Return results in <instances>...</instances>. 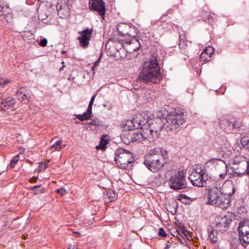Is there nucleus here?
Returning <instances> with one entry per match:
<instances>
[{
    "label": "nucleus",
    "mask_w": 249,
    "mask_h": 249,
    "mask_svg": "<svg viewBox=\"0 0 249 249\" xmlns=\"http://www.w3.org/2000/svg\"><path fill=\"white\" fill-rule=\"evenodd\" d=\"M92 105H90V104H89V106H88V107L87 109V112L88 114H89V115H91L92 114Z\"/></svg>",
    "instance_id": "obj_43"
},
{
    "label": "nucleus",
    "mask_w": 249,
    "mask_h": 249,
    "mask_svg": "<svg viewBox=\"0 0 249 249\" xmlns=\"http://www.w3.org/2000/svg\"><path fill=\"white\" fill-rule=\"evenodd\" d=\"M160 69L156 56H152L142 65L139 78L144 83H156L159 81Z\"/></svg>",
    "instance_id": "obj_2"
},
{
    "label": "nucleus",
    "mask_w": 249,
    "mask_h": 249,
    "mask_svg": "<svg viewBox=\"0 0 249 249\" xmlns=\"http://www.w3.org/2000/svg\"><path fill=\"white\" fill-rule=\"evenodd\" d=\"M93 29H89L88 28L79 32V34L81 35L80 36H78V38H84L90 39L91 37V35L92 33Z\"/></svg>",
    "instance_id": "obj_18"
},
{
    "label": "nucleus",
    "mask_w": 249,
    "mask_h": 249,
    "mask_svg": "<svg viewBox=\"0 0 249 249\" xmlns=\"http://www.w3.org/2000/svg\"><path fill=\"white\" fill-rule=\"evenodd\" d=\"M217 160H219L220 161L222 162L221 166L222 168H223L224 172L223 173L219 172L218 176H219L220 178L223 179L225 178V176L227 175V170L226 169V165H225V163H223V161L222 160H221L220 159H216L210 160L208 161V162L209 163V162H213L214 163L215 162L217 161Z\"/></svg>",
    "instance_id": "obj_19"
},
{
    "label": "nucleus",
    "mask_w": 249,
    "mask_h": 249,
    "mask_svg": "<svg viewBox=\"0 0 249 249\" xmlns=\"http://www.w3.org/2000/svg\"><path fill=\"white\" fill-rule=\"evenodd\" d=\"M186 121V117L180 111H175L168 114L166 122L163 123L160 119L152 121H143L141 135L144 140L153 141L158 138L161 130L165 129L167 132L173 131L183 124Z\"/></svg>",
    "instance_id": "obj_1"
},
{
    "label": "nucleus",
    "mask_w": 249,
    "mask_h": 249,
    "mask_svg": "<svg viewBox=\"0 0 249 249\" xmlns=\"http://www.w3.org/2000/svg\"><path fill=\"white\" fill-rule=\"evenodd\" d=\"M65 147V145H62V141H56L53 145H52L50 149L53 151H60L62 148Z\"/></svg>",
    "instance_id": "obj_20"
},
{
    "label": "nucleus",
    "mask_w": 249,
    "mask_h": 249,
    "mask_svg": "<svg viewBox=\"0 0 249 249\" xmlns=\"http://www.w3.org/2000/svg\"><path fill=\"white\" fill-rule=\"evenodd\" d=\"M222 157H224L225 156H227V154H225V155L224 153H222Z\"/></svg>",
    "instance_id": "obj_58"
},
{
    "label": "nucleus",
    "mask_w": 249,
    "mask_h": 249,
    "mask_svg": "<svg viewBox=\"0 0 249 249\" xmlns=\"http://www.w3.org/2000/svg\"><path fill=\"white\" fill-rule=\"evenodd\" d=\"M229 153H228V155L230 156V154L231 153V151H227Z\"/></svg>",
    "instance_id": "obj_59"
},
{
    "label": "nucleus",
    "mask_w": 249,
    "mask_h": 249,
    "mask_svg": "<svg viewBox=\"0 0 249 249\" xmlns=\"http://www.w3.org/2000/svg\"><path fill=\"white\" fill-rule=\"evenodd\" d=\"M220 149L221 150L222 152H223H223H224V151L225 150V147H224V149H223V147H220Z\"/></svg>",
    "instance_id": "obj_54"
},
{
    "label": "nucleus",
    "mask_w": 249,
    "mask_h": 249,
    "mask_svg": "<svg viewBox=\"0 0 249 249\" xmlns=\"http://www.w3.org/2000/svg\"><path fill=\"white\" fill-rule=\"evenodd\" d=\"M37 179V178H32L30 179V181H35Z\"/></svg>",
    "instance_id": "obj_53"
},
{
    "label": "nucleus",
    "mask_w": 249,
    "mask_h": 249,
    "mask_svg": "<svg viewBox=\"0 0 249 249\" xmlns=\"http://www.w3.org/2000/svg\"><path fill=\"white\" fill-rule=\"evenodd\" d=\"M5 20L8 23H11L12 22V19L11 15L10 14H6L4 15Z\"/></svg>",
    "instance_id": "obj_39"
},
{
    "label": "nucleus",
    "mask_w": 249,
    "mask_h": 249,
    "mask_svg": "<svg viewBox=\"0 0 249 249\" xmlns=\"http://www.w3.org/2000/svg\"><path fill=\"white\" fill-rule=\"evenodd\" d=\"M56 191L62 196H64L68 193V191L63 188L58 189L56 190Z\"/></svg>",
    "instance_id": "obj_35"
},
{
    "label": "nucleus",
    "mask_w": 249,
    "mask_h": 249,
    "mask_svg": "<svg viewBox=\"0 0 249 249\" xmlns=\"http://www.w3.org/2000/svg\"><path fill=\"white\" fill-rule=\"evenodd\" d=\"M239 158H240V157H234V161L235 162H238V161H239L238 160V159H239Z\"/></svg>",
    "instance_id": "obj_52"
},
{
    "label": "nucleus",
    "mask_w": 249,
    "mask_h": 249,
    "mask_svg": "<svg viewBox=\"0 0 249 249\" xmlns=\"http://www.w3.org/2000/svg\"><path fill=\"white\" fill-rule=\"evenodd\" d=\"M19 160V155H18L17 156L14 157L13 158L12 160L10 162V166L12 168L14 167L16 163Z\"/></svg>",
    "instance_id": "obj_32"
},
{
    "label": "nucleus",
    "mask_w": 249,
    "mask_h": 249,
    "mask_svg": "<svg viewBox=\"0 0 249 249\" xmlns=\"http://www.w3.org/2000/svg\"><path fill=\"white\" fill-rule=\"evenodd\" d=\"M168 184L169 187L175 190L186 188V173L183 170L174 171L169 179Z\"/></svg>",
    "instance_id": "obj_5"
},
{
    "label": "nucleus",
    "mask_w": 249,
    "mask_h": 249,
    "mask_svg": "<svg viewBox=\"0 0 249 249\" xmlns=\"http://www.w3.org/2000/svg\"><path fill=\"white\" fill-rule=\"evenodd\" d=\"M126 136L130 137L129 141L124 140V143L126 144H129L130 142H133L134 141L139 140L140 139V136L142 138L141 135V132L140 133L135 132V131L125 132L123 135L124 139Z\"/></svg>",
    "instance_id": "obj_14"
},
{
    "label": "nucleus",
    "mask_w": 249,
    "mask_h": 249,
    "mask_svg": "<svg viewBox=\"0 0 249 249\" xmlns=\"http://www.w3.org/2000/svg\"><path fill=\"white\" fill-rule=\"evenodd\" d=\"M100 58H99L94 64L93 66L92 67V69L93 70L94 69V68L96 66H97L99 64V63L100 62Z\"/></svg>",
    "instance_id": "obj_46"
},
{
    "label": "nucleus",
    "mask_w": 249,
    "mask_h": 249,
    "mask_svg": "<svg viewBox=\"0 0 249 249\" xmlns=\"http://www.w3.org/2000/svg\"><path fill=\"white\" fill-rule=\"evenodd\" d=\"M68 249H71V248H69Z\"/></svg>",
    "instance_id": "obj_60"
},
{
    "label": "nucleus",
    "mask_w": 249,
    "mask_h": 249,
    "mask_svg": "<svg viewBox=\"0 0 249 249\" xmlns=\"http://www.w3.org/2000/svg\"><path fill=\"white\" fill-rule=\"evenodd\" d=\"M215 185L224 197L230 199V203H231V196L235 192V188L233 182L231 180H227L221 185V183L218 181L216 182Z\"/></svg>",
    "instance_id": "obj_9"
},
{
    "label": "nucleus",
    "mask_w": 249,
    "mask_h": 249,
    "mask_svg": "<svg viewBox=\"0 0 249 249\" xmlns=\"http://www.w3.org/2000/svg\"><path fill=\"white\" fill-rule=\"evenodd\" d=\"M64 67H65V65H63L62 67H61L60 68V71H62Z\"/></svg>",
    "instance_id": "obj_57"
},
{
    "label": "nucleus",
    "mask_w": 249,
    "mask_h": 249,
    "mask_svg": "<svg viewBox=\"0 0 249 249\" xmlns=\"http://www.w3.org/2000/svg\"><path fill=\"white\" fill-rule=\"evenodd\" d=\"M15 103L14 99L13 97H8L5 99L0 97V108L6 111L9 107L14 105Z\"/></svg>",
    "instance_id": "obj_12"
},
{
    "label": "nucleus",
    "mask_w": 249,
    "mask_h": 249,
    "mask_svg": "<svg viewBox=\"0 0 249 249\" xmlns=\"http://www.w3.org/2000/svg\"><path fill=\"white\" fill-rule=\"evenodd\" d=\"M234 151H236L237 153H240L242 151V147L238 143H235L233 147Z\"/></svg>",
    "instance_id": "obj_33"
},
{
    "label": "nucleus",
    "mask_w": 249,
    "mask_h": 249,
    "mask_svg": "<svg viewBox=\"0 0 249 249\" xmlns=\"http://www.w3.org/2000/svg\"><path fill=\"white\" fill-rule=\"evenodd\" d=\"M140 117H137L136 118H133V120H128L124 121L122 125L125 130H132L135 129L141 128L142 130L143 121H141L139 119Z\"/></svg>",
    "instance_id": "obj_11"
},
{
    "label": "nucleus",
    "mask_w": 249,
    "mask_h": 249,
    "mask_svg": "<svg viewBox=\"0 0 249 249\" xmlns=\"http://www.w3.org/2000/svg\"><path fill=\"white\" fill-rule=\"evenodd\" d=\"M231 119L230 120V122L229 123V127L227 128V130H232L233 129V127H231Z\"/></svg>",
    "instance_id": "obj_49"
},
{
    "label": "nucleus",
    "mask_w": 249,
    "mask_h": 249,
    "mask_svg": "<svg viewBox=\"0 0 249 249\" xmlns=\"http://www.w3.org/2000/svg\"><path fill=\"white\" fill-rule=\"evenodd\" d=\"M172 234L174 236L178 237V235H180V232L177 229H173L172 230Z\"/></svg>",
    "instance_id": "obj_38"
},
{
    "label": "nucleus",
    "mask_w": 249,
    "mask_h": 249,
    "mask_svg": "<svg viewBox=\"0 0 249 249\" xmlns=\"http://www.w3.org/2000/svg\"><path fill=\"white\" fill-rule=\"evenodd\" d=\"M48 43V41L46 38L41 39L39 43V45L42 47H45Z\"/></svg>",
    "instance_id": "obj_40"
},
{
    "label": "nucleus",
    "mask_w": 249,
    "mask_h": 249,
    "mask_svg": "<svg viewBox=\"0 0 249 249\" xmlns=\"http://www.w3.org/2000/svg\"><path fill=\"white\" fill-rule=\"evenodd\" d=\"M241 144L243 148L249 151V140L243 139L241 141Z\"/></svg>",
    "instance_id": "obj_31"
},
{
    "label": "nucleus",
    "mask_w": 249,
    "mask_h": 249,
    "mask_svg": "<svg viewBox=\"0 0 249 249\" xmlns=\"http://www.w3.org/2000/svg\"><path fill=\"white\" fill-rule=\"evenodd\" d=\"M202 14L203 18H205V20L208 19L209 23L212 25L213 22V19L214 15L213 14V16H211L210 14L207 13L206 12H202Z\"/></svg>",
    "instance_id": "obj_24"
},
{
    "label": "nucleus",
    "mask_w": 249,
    "mask_h": 249,
    "mask_svg": "<svg viewBox=\"0 0 249 249\" xmlns=\"http://www.w3.org/2000/svg\"><path fill=\"white\" fill-rule=\"evenodd\" d=\"M209 232V237L210 241L213 243L217 242L218 240V238L216 236H215L213 233V231L212 230H208Z\"/></svg>",
    "instance_id": "obj_27"
},
{
    "label": "nucleus",
    "mask_w": 249,
    "mask_h": 249,
    "mask_svg": "<svg viewBox=\"0 0 249 249\" xmlns=\"http://www.w3.org/2000/svg\"><path fill=\"white\" fill-rule=\"evenodd\" d=\"M4 15H0V20H4L5 19V18L4 17Z\"/></svg>",
    "instance_id": "obj_51"
},
{
    "label": "nucleus",
    "mask_w": 249,
    "mask_h": 249,
    "mask_svg": "<svg viewBox=\"0 0 249 249\" xmlns=\"http://www.w3.org/2000/svg\"><path fill=\"white\" fill-rule=\"evenodd\" d=\"M106 195L109 199L110 201H113L115 197V194L112 190H108L106 193Z\"/></svg>",
    "instance_id": "obj_30"
},
{
    "label": "nucleus",
    "mask_w": 249,
    "mask_h": 249,
    "mask_svg": "<svg viewBox=\"0 0 249 249\" xmlns=\"http://www.w3.org/2000/svg\"><path fill=\"white\" fill-rule=\"evenodd\" d=\"M3 7H2L0 4V11H1L3 9Z\"/></svg>",
    "instance_id": "obj_55"
},
{
    "label": "nucleus",
    "mask_w": 249,
    "mask_h": 249,
    "mask_svg": "<svg viewBox=\"0 0 249 249\" xmlns=\"http://www.w3.org/2000/svg\"><path fill=\"white\" fill-rule=\"evenodd\" d=\"M57 12L59 15H61L63 13V9L57 8Z\"/></svg>",
    "instance_id": "obj_48"
},
{
    "label": "nucleus",
    "mask_w": 249,
    "mask_h": 249,
    "mask_svg": "<svg viewBox=\"0 0 249 249\" xmlns=\"http://www.w3.org/2000/svg\"><path fill=\"white\" fill-rule=\"evenodd\" d=\"M231 220V214L229 213H222L217 217V221L220 222V224H225L229 226Z\"/></svg>",
    "instance_id": "obj_17"
},
{
    "label": "nucleus",
    "mask_w": 249,
    "mask_h": 249,
    "mask_svg": "<svg viewBox=\"0 0 249 249\" xmlns=\"http://www.w3.org/2000/svg\"><path fill=\"white\" fill-rule=\"evenodd\" d=\"M230 120L227 119H220L219 124L222 128L225 130L227 129V128L229 127V123Z\"/></svg>",
    "instance_id": "obj_21"
},
{
    "label": "nucleus",
    "mask_w": 249,
    "mask_h": 249,
    "mask_svg": "<svg viewBox=\"0 0 249 249\" xmlns=\"http://www.w3.org/2000/svg\"><path fill=\"white\" fill-rule=\"evenodd\" d=\"M159 234L162 237H165L166 236V232L162 228H160L159 229Z\"/></svg>",
    "instance_id": "obj_41"
},
{
    "label": "nucleus",
    "mask_w": 249,
    "mask_h": 249,
    "mask_svg": "<svg viewBox=\"0 0 249 249\" xmlns=\"http://www.w3.org/2000/svg\"><path fill=\"white\" fill-rule=\"evenodd\" d=\"M180 231L184 235H187V231L186 230V229L184 228H182L180 230Z\"/></svg>",
    "instance_id": "obj_45"
},
{
    "label": "nucleus",
    "mask_w": 249,
    "mask_h": 249,
    "mask_svg": "<svg viewBox=\"0 0 249 249\" xmlns=\"http://www.w3.org/2000/svg\"><path fill=\"white\" fill-rule=\"evenodd\" d=\"M47 167V163H44L43 162H41L40 163V164L38 166V170L39 171H42L45 170Z\"/></svg>",
    "instance_id": "obj_36"
},
{
    "label": "nucleus",
    "mask_w": 249,
    "mask_h": 249,
    "mask_svg": "<svg viewBox=\"0 0 249 249\" xmlns=\"http://www.w3.org/2000/svg\"><path fill=\"white\" fill-rule=\"evenodd\" d=\"M95 96H96V95H93V96L91 97V100H90V102H89V104H90V105H92L93 102V101H94V99H95Z\"/></svg>",
    "instance_id": "obj_47"
},
{
    "label": "nucleus",
    "mask_w": 249,
    "mask_h": 249,
    "mask_svg": "<svg viewBox=\"0 0 249 249\" xmlns=\"http://www.w3.org/2000/svg\"><path fill=\"white\" fill-rule=\"evenodd\" d=\"M24 151V149L22 148V149H20V153H21L22 152H23V151Z\"/></svg>",
    "instance_id": "obj_56"
},
{
    "label": "nucleus",
    "mask_w": 249,
    "mask_h": 249,
    "mask_svg": "<svg viewBox=\"0 0 249 249\" xmlns=\"http://www.w3.org/2000/svg\"><path fill=\"white\" fill-rule=\"evenodd\" d=\"M205 171L200 165H196L189 176V179L194 186L203 187L207 185L204 179Z\"/></svg>",
    "instance_id": "obj_6"
},
{
    "label": "nucleus",
    "mask_w": 249,
    "mask_h": 249,
    "mask_svg": "<svg viewBox=\"0 0 249 249\" xmlns=\"http://www.w3.org/2000/svg\"><path fill=\"white\" fill-rule=\"evenodd\" d=\"M133 28L129 24L123 23L118 25L117 30L120 34L123 36L127 35L130 36L132 35L131 29Z\"/></svg>",
    "instance_id": "obj_13"
},
{
    "label": "nucleus",
    "mask_w": 249,
    "mask_h": 249,
    "mask_svg": "<svg viewBox=\"0 0 249 249\" xmlns=\"http://www.w3.org/2000/svg\"><path fill=\"white\" fill-rule=\"evenodd\" d=\"M130 139V137H125L124 139L123 138V136H122V140L124 142V140L125 141H129Z\"/></svg>",
    "instance_id": "obj_50"
},
{
    "label": "nucleus",
    "mask_w": 249,
    "mask_h": 249,
    "mask_svg": "<svg viewBox=\"0 0 249 249\" xmlns=\"http://www.w3.org/2000/svg\"><path fill=\"white\" fill-rule=\"evenodd\" d=\"M164 154L162 151L156 154L149 153L144 159V164L151 171L156 173L161 170L167 162L168 154L166 151Z\"/></svg>",
    "instance_id": "obj_3"
},
{
    "label": "nucleus",
    "mask_w": 249,
    "mask_h": 249,
    "mask_svg": "<svg viewBox=\"0 0 249 249\" xmlns=\"http://www.w3.org/2000/svg\"><path fill=\"white\" fill-rule=\"evenodd\" d=\"M92 115H89L87 112H85L83 114H78L76 115L77 118L81 121L90 119Z\"/></svg>",
    "instance_id": "obj_23"
},
{
    "label": "nucleus",
    "mask_w": 249,
    "mask_h": 249,
    "mask_svg": "<svg viewBox=\"0 0 249 249\" xmlns=\"http://www.w3.org/2000/svg\"><path fill=\"white\" fill-rule=\"evenodd\" d=\"M228 226L225 224H220V222L217 221L216 225V230L222 232L225 231Z\"/></svg>",
    "instance_id": "obj_25"
},
{
    "label": "nucleus",
    "mask_w": 249,
    "mask_h": 249,
    "mask_svg": "<svg viewBox=\"0 0 249 249\" xmlns=\"http://www.w3.org/2000/svg\"><path fill=\"white\" fill-rule=\"evenodd\" d=\"M89 124L90 125L97 126L99 125V123L98 121H97L95 120H93L89 123Z\"/></svg>",
    "instance_id": "obj_44"
},
{
    "label": "nucleus",
    "mask_w": 249,
    "mask_h": 249,
    "mask_svg": "<svg viewBox=\"0 0 249 249\" xmlns=\"http://www.w3.org/2000/svg\"><path fill=\"white\" fill-rule=\"evenodd\" d=\"M214 49L211 46L207 47L204 51L201 53L200 58L203 61H209L212 58L213 53Z\"/></svg>",
    "instance_id": "obj_15"
},
{
    "label": "nucleus",
    "mask_w": 249,
    "mask_h": 249,
    "mask_svg": "<svg viewBox=\"0 0 249 249\" xmlns=\"http://www.w3.org/2000/svg\"><path fill=\"white\" fill-rule=\"evenodd\" d=\"M231 127L234 128H238L242 126V123L240 122L236 121L235 119H231Z\"/></svg>",
    "instance_id": "obj_28"
},
{
    "label": "nucleus",
    "mask_w": 249,
    "mask_h": 249,
    "mask_svg": "<svg viewBox=\"0 0 249 249\" xmlns=\"http://www.w3.org/2000/svg\"><path fill=\"white\" fill-rule=\"evenodd\" d=\"M93 223V219L89 221L87 219H84L83 224L85 227H88L90 225H91Z\"/></svg>",
    "instance_id": "obj_37"
},
{
    "label": "nucleus",
    "mask_w": 249,
    "mask_h": 249,
    "mask_svg": "<svg viewBox=\"0 0 249 249\" xmlns=\"http://www.w3.org/2000/svg\"><path fill=\"white\" fill-rule=\"evenodd\" d=\"M165 249H167V248H166Z\"/></svg>",
    "instance_id": "obj_61"
},
{
    "label": "nucleus",
    "mask_w": 249,
    "mask_h": 249,
    "mask_svg": "<svg viewBox=\"0 0 249 249\" xmlns=\"http://www.w3.org/2000/svg\"><path fill=\"white\" fill-rule=\"evenodd\" d=\"M131 154L123 148L117 149L115 151V160L117 165L121 168L125 169L131 162Z\"/></svg>",
    "instance_id": "obj_7"
},
{
    "label": "nucleus",
    "mask_w": 249,
    "mask_h": 249,
    "mask_svg": "<svg viewBox=\"0 0 249 249\" xmlns=\"http://www.w3.org/2000/svg\"><path fill=\"white\" fill-rule=\"evenodd\" d=\"M31 190L35 191L36 194H38L40 193H43L45 191V189L41 187V185H36L31 187Z\"/></svg>",
    "instance_id": "obj_26"
},
{
    "label": "nucleus",
    "mask_w": 249,
    "mask_h": 249,
    "mask_svg": "<svg viewBox=\"0 0 249 249\" xmlns=\"http://www.w3.org/2000/svg\"><path fill=\"white\" fill-rule=\"evenodd\" d=\"M17 96L20 102H24L25 104L29 102L30 95L24 89L20 88L18 89L17 91Z\"/></svg>",
    "instance_id": "obj_16"
},
{
    "label": "nucleus",
    "mask_w": 249,
    "mask_h": 249,
    "mask_svg": "<svg viewBox=\"0 0 249 249\" xmlns=\"http://www.w3.org/2000/svg\"><path fill=\"white\" fill-rule=\"evenodd\" d=\"M89 6L90 10L97 12L103 19L105 18L106 8L103 0H89Z\"/></svg>",
    "instance_id": "obj_10"
},
{
    "label": "nucleus",
    "mask_w": 249,
    "mask_h": 249,
    "mask_svg": "<svg viewBox=\"0 0 249 249\" xmlns=\"http://www.w3.org/2000/svg\"><path fill=\"white\" fill-rule=\"evenodd\" d=\"M238 231L241 243L243 246H246L249 244V220H244L240 222Z\"/></svg>",
    "instance_id": "obj_8"
},
{
    "label": "nucleus",
    "mask_w": 249,
    "mask_h": 249,
    "mask_svg": "<svg viewBox=\"0 0 249 249\" xmlns=\"http://www.w3.org/2000/svg\"><path fill=\"white\" fill-rule=\"evenodd\" d=\"M178 46L181 49H185L187 43L183 39H180L178 43Z\"/></svg>",
    "instance_id": "obj_34"
},
{
    "label": "nucleus",
    "mask_w": 249,
    "mask_h": 249,
    "mask_svg": "<svg viewBox=\"0 0 249 249\" xmlns=\"http://www.w3.org/2000/svg\"><path fill=\"white\" fill-rule=\"evenodd\" d=\"M9 82V81L7 79H4L0 77V85H5Z\"/></svg>",
    "instance_id": "obj_42"
},
{
    "label": "nucleus",
    "mask_w": 249,
    "mask_h": 249,
    "mask_svg": "<svg viewBox=\"0 0 249 249\" xmlns=\"http://www.w3.org/2000/svg\"><path fill=\"white\" fill-rule=\"evenodd\" d=\"M108 143L107 140L104 139V136L101 138L100 144L97 145L96 148L97 149H102L105 150L106 147V145Z\"/></svg>",
    "instance_id": "obj_22"
},
{
    "label": "nucleus",
    "mask_w": 249,
    "mask_h": 249,
    "mask_svg": "<svg viewBox=\"0 0 249 249\" xmlns=\"http://www.w3.org/2000/svg\"><path fill=\"white\" fill-rule=\"evenodd\" d=\"M208 203L223 209H227L231 205L230 199L224 197L215 185L209 190Z\"/></svg>",
    "instance_id": "obj_4"
},
{
    "label": "nucleus",
    "mask_w": 249,
    "mask_h": 249,
    "mask_svg": "<svg viewBox=\"0 0 249 249\" xmlns=\"http://www.w3.org/2000/svg\"><path fill=\"white\" fill-rule=\"evenodd\" d=\"M78 40H79L80 45L84 48L87 47L89 45V41L90 39H84L81 38H78Z\"/></svg>",
    "instance_id": "obj_29"
}]
</instances>
